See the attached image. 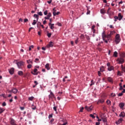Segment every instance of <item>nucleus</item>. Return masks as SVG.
I'll list each match as a JSON object with an SVG mask.
<instances>
[{
    "label": "nucleus",
    "mask_w": 125,
    "mask_h": 125,
    "mask_svg": "<svg viewBox=\"0 0 125 125\" xmlns=\"http://www.w3.org/2000/svg\"><path fill=\"white\" fill-rule=\"evenodd\" d=\"M36 108L37 107H36V106H34L32 108V110H36Z\"/></svg>",
    "instance_id": "nucleus-58"
},
{
    "label": "nucleus",
    "mask_w": 125,
    "mask_h": 125,
    "mask_svg": "<svg viewBox=\"0 0 125 125\" xmlns=\"http://www.w3.org/2000/svg\"><path fill=\"white\" fill-rule=\"evenodd\" d=\"M100 12L102 14H104V13H105V10L104 9H102L100 10Z\"/></svg>",
    "instance_id": "nucleus-28"
},
{
    "label": "nucleus",
    "mask_w": 125,
    "mask_h": 125,
    "mask_svg": "<svg viewBox=\"0 0 125 125\" xmlns=\"http://www.w3.org/2000/svg\"><path fill=\"white\" fill-rule=\"evenodd\" d=\"M102 120L104 123H106L107 122V119L106 118H102Z\"/></svg>",
    "instance_id": "nucleus-36"
},
{
    "label": "nucleus",
    "mask_w": 125,
    "mask_h": 125,
    "mask_svg": "<svg viewBox=\"0 0 125 125\" xmlns=\"http://www.w3.org/2000/svg\"><path fill=\"white\" fill-rule=\"evenodd\" d=\"M45 68L47 69V70H49V69H50L49 68V63H47L46 65H45Z\"/></svg>",
    "instance_id": "nucleus-29"
},
{
    "label": "nucleus",
    "mask_w": 125,
    "mask_h": 125,
    "mask_svg": "<svg viewBox=\"0 0 125 125\" xmlns=\"http://www.w3.org/2000/svg\"><path fill=\"white\" fill-rule=\"evenodd\" d=\"M94 28H95V25H92V32H93V33H95V29H94Z\"/></svg>",
    "instance_id": "nucleus-26"
},
{
    "label": "nucleus",
    "mask_w": 125,
    "mask_h": 125,
    "mask_svg": "<svg viewBox=\"0 0 125 125\" xmlns=\"http://www.w3.org/2000/svg\"><path fill=\"white\" fill-rule=\"evenodd\" d=\"M122 57H125V53H123L122 54Z\"/></svg>",
    "instance_id": "nucleus-52"
},
{
    "label": "nucleus",
    "mask_w": 125,
    "mask_h": 125,
    "mask_svg": "<svg viewBox=\"0 0 125 125\" xmlns=\"http://www.w3.org/2000/svg\"><path fill=\"white\" fill-rule=\"evenodd\" d=\"M91 83L90 84V86H91V85H93V84H94V83H93V80H91Z\"/></svg>",
    "instance_id": "nucleus-43"
},
{
    "label": "nucleus",
    "mask_w": 125,
    "mask_h": 125,
    "mask_svg": "<svg viewBox=\"0 0 125 125\" xmlns=\"http://www.w3.org/2000/svg\"><path fill=\"white\" fill-rule=\"evenodd\" d=\"M52 16L51 13H49L46 17H44L45 20H49L50 17Z\"/></svg>",
    "instance_id": "nucleus-7"
},
{
    "label": "nucleus",
    "mask_w": 125,
    "mask_h": 125,
    "mask_svg": "<svg viewBox=\"0 0 125 125\" xmlns=\"http://www.w3.org/2000/svg\"><path fill=\"white\" fill-rule=\"evenodd\" d=\"M42 25V23L40 21H38L37 23V28H38L39 29H40V26Z\"/></svg>",
    "instance_id": "nucleus-23"
},
{
    "label": "nucleus",
    "mask_w": 125,
    "mask_h": 125,
    "mask_svg": "<svg viewBox=\"0 0 125 125\" xmlns=\"http://www.w3.org/2000/svg\"><path fill=\"white\" fill-rule=\"evenodd\" d=\"M121 68L122 69V70H123V71L124 72V70H125V67H124V65H121Z\"/></svg>",
    "instance_id": "nucleus-47"
},
{
    "label": "nucleus",
    "mask_w": 125,
    "mask_h": 125,
    "mask_svg": "<svg viewBox=\"0 0 125 125\" xmlns=\"http://www.w3.org/2000/svg\"><path fill=\"white\" fill-rule=\"evenodd\" d=\"M20 109L22 110H24V109H25V108L24 107H21Z\"/></svg>",
    "instance_id": "nucleus-64"
},
{
    "label": "nucleus",
    "mask_w": 125,
    "mask_h": 125,
    "mask_svg": "<svg viewBox=\"0 0 125 125\" xmlns=\"http://www.w3.org/2000/svg\"><path fill=\"white\" fill-rule=\"evenodd\" d=\"M28 20L27 19H25L24 20V22H28Z\"/></svg>",
    "instance_id": "nucleus-56"
},
{
    "label": "nucleus",
    "mask_w": 125,
    "mask_h": 125,
    "mask_svg": "<svg viewBox=\"0 0 125 125\" xmlns=\"http://www.w3.org/2000/svg\"><path fill=\"white\" fill-rule=\"evenodd\" d=\"M38 15H40V16H42V12H39L38 13Z\"/></svg>",
    "instance_id": "nucleus-40"
},
{
    "label": "nucleus",
    "mask_w": 125,
    "mask_h": 125,
    "mask_svg": "<svg viewBox=\"0 0 125 125\" xmlns=\"http://www.w3.org/2000/svg\"><path fill=\"white\" fill-rule=\"evenodd\" d=\"M10 124L11 125H16V124H15V121L13 119H11Z\"/></svg>",
    "instance_id": "nucleus-14"
},
{
    "label": "nucleus",
    "mask_w": 125,
    "mask_h": 125,
    "mask_svg": "<svg viewBox=\"0 0 125 125\" xmlns=\"http://www.w3.org/2000/svg\"><path fill=\"white\" fill-rule=\"evenodd\" d=\"M47 36L48 37L50 38V37H51V33H50L48 31H47Z\"/></svg>",
    "instance_id": "nucleus-33"
},
{
    "label": "nucleus",
    "mask_w": 125,
    "mask_h": 125,
    "mask_svg": "<svg viewBox=\"0 0 125 125\" xmlns=\"http://www.w3.org/2000/svg\"><path fill=\"white\" fill-rule=\"evenodd\" d=\"M19 76H23V72L22 71H20L18 72Z\"/></svg>",
    "instance_id": "nucleus-25"
},
{
    "label": "nucleus",
    "mask_w": 125,
    "mask_h": 125,
    "mask_svg": "<svg viewBox=\"0 0 125 125\" xmlns=\"http://www.w3.org/2000/svg\"><path fill=\"white\" fill-rule=\"evenodd\" d=\"M119 117H122V118H124L125 117V113L123 112H121V114L119 115Z\"/></svg>",
    "instance_id": "nucleus-16"
},
{
    "label": "nucleus",
    "mask_w": 125,
    "mask_h": 125,
    "mask_svg": "<svg viewBox=\"0 0 125 125\" xmlns=\"http://www.w3.org/2000/svg\"><path fill=\"white\" fill-rule=\"evenodd\" d=\"M9 73L10 75H13L14 74V68H11L8 69Z\"/></svg>",
    "instance_id": "nucleus-6"
},
{
    "label": "nucleus",
    "mask_w": 125,
    "mask_h": 125,
    "mask_svg": "<svg viewBox=\"0 0 125 125\" xmlns=\"http://www.w3.org/2000/svg\"><path fill=\"white\" fill-rule=\"evenodd\" d=\"M4 111V109L1 107H0V114H1V113H3V112Z\"/></svg>",
    "instance_id": "nucleus-34"
},
{
    "label": "nucleus",
    "mask_w": 125,
    "mask_h": 125,
    "mask_svg": "<svg viewBox=\"0 0 125 125\" xmlns=\"http://www.w3.org/2000/svg\"><path fill=\"white\" fill-rule=\"evenodd\" d=\"M49 99H52V98H55L54 94L52 93V91H50V95L48 96Z\"/></svg>",
    "instance_id": "nucleus-5"
},
{
    "label": "nucleus",
    "mask_w": 125,
    "mask_h": 125,
    "mask_svg": "<svg viewBox=\"0 0 125 125\" xmlns=\"http://www.w3.org/2000/svg\"><path fill=\"white\" fill-rule=\"evenodd\" d=\"M92 108H93L92 105H91L89 107H88L87 106H85V109H86L87 110V111H88V112H90V111H92Z\"/></svg>",
    "instance_id": "nucleus-4"
},
{
    "label": "nucleus",
    "mask_w": 125,
    "mask_h": 125,
    "mask_svg": "<svg viewBox=\"0 0 125 125\" xmlns=\"http://www.w3.org/2000/svg\"><path fill=\"white\" fill-rule=\"evenodd\" d=\"M38 72V69H37V68H35V69H34V72L35 73H34L33 72H31V73H32L33 75H34V76H37V75H38V72Z\"/></svg>",
    "instance_id": "nucleus-9"
},
{
    "label": "nucleus",
    "mask_w": 125,
    "mask_h": 125,
    "mask_svg": "<svg viewBox=\"0 0 125 125\" xmlns=\"http://www.w3.org/2000/svg\"><path fill=\"white\" fill-rule=\"evenodd\" d=\"M121 42V38L119 34H117L115 37V42L116 44L120 43Z\"/></svg>",
    "instance_id": "nucleus-1"
},
{
    "label": "nucleus",
    "mask_w": 125,
    "mask_h": 125,
    "mask_svg": "<svg viewBox=\"0 0 125 125\" xmlns=\"http://www.w3.org/2000/svg\"><path fill=\"white\" fill-rule=\"evenodd\" d=\"M27 68H28V69H31V68H32V64H29L27 65Z\"/></svg>",
    "instance_id": "nucleus-37"
},
{
    "label": "nucleus",
    "mask_w": 125,
    "mask_h": 125,
    "mask_svg": "<svg viewBox=\"0 0 125 125\" xmlns=\"http://www.w3.org/2000/svg\"><path fill=\"white\" fill-rule=\"evenodd\" d=\"M19 22H23V20L22 19H20L19 20Z\"/></svg>",
    "instance_id": "nucleus-60"
},
{
    "label": "nucleus",
    "mask_w": 125,
    "mask_h": 125,
    "mask_svg": "<svg viewBox=\"0 0 125 125\" xmlns=\"http://www.w3.org/2000/svg\"><path fill=\"white\" fill-rule=\"evenodd\" d=\"M53 109H54V110L55 111V112H56V111H57V107L54 106V107H53Z\"/></svg>",
    "instance_id": "nucleus-45"
},
{
    "label": "nucleus",
    "mask_w": 125,
    "mask_h": 125,
    "mask_svg": "<svg viewBox=\"0 0 125 125\" xmlns=\"http://www.w3.org/2000/svg\"><path fill=\"white\" fill-rule=\"evenodd\" d=\"M116 61L117 62V64H124V63H125V60L122 57L118 58L116 60Z\"/></svg>",
    "instance_id": "nucleus-2"
},
{
    "label": "nucleus",
    "mask_w": 125,
    "mask_h": 125,
    "mask_svg": "<svg viewBox=\"0 0 125 125\" xmlns=\"http://www.w3.org/2000/svg\"><path fill=\"white\" fill-rule=\"evenodd\" d=\"M119 107L121 108V109H124V107H125V103H121L120 104H119Z\"/></svg>",
    "instance_id": "nucleus-10"
},
{
    "label": "nucleus",
    "mask_w": 125,
    "mask_h": 125,
    "mask_svg": "<svg viewBox=\"0 0 125 125\" xmlns=\"http://www.w3.org/2000/svg\"><path fill=\"white\" fill-rule=\"evenodd\" d=\"M118 20H119V21H121V20H122V19H123V16H122V14H121V13H120L118 14Z\"/></svg>",
    "instance_id": "nucleus-15"
},
{
    "label": "nucleus",
    "mask_w": 125,
    "mask_h": 125,
    "mask_svg": "<svg viewBox=\"0 0 125 125\" xmlns=\"http://www.w3.org/2000/svg\"><path fill=\"white\" fill-rule=\"evenodd\" d=\"M87 15H88V14H90V11L88 10V9H87V12L86 13Z\"/></svg>",
    "instance_id": "nucleus-44"
},
{
    "label": "nucleus",
    "mask_w": 125,
    "mask_h": 125,
    "mask_svg": "<svg viewBox=\"0 0 125 125\" xmlns=\"http://www.w3.org/2000/svg\"><path fill=\"white\" fill-rule=\"evenodd\" d=\"M2 106H6V103L5 102H3L2 104Z\"/></svg>",
    "instance_id": "nucleus-46"
},
{
    "label": "nucleus",
    "mask_w": 125,
    "mask_h": 125,
    "mask_svg": "<svg viewBox=\"0 0 125 125\" xmlns=\"http://www.w3.org/2000/svg\"><path fill=\"white\" fill-rule=\"evenodd\" d=\"M86 39L87 41H89L90 40V38L89 37V36H86Z\"/></svg>",
    "instance_id": "nucleus-57"
},
{
    "label": "nucleus",
    "mask_w": 125,
    "mask_h": 125,
    "mask_svg": "<svg viewBox=\"0 0 125 125\" xmlns=\"http://www.w3.org/2000/svg\"><path fill=\"white\" fill-rule=\"evenodd\" d=\"M60 12H57V13L55 12H53V14L54 16H56V15H59Z\"/></svg>",
    "instance_id": "nucleus-22"
},
{
    "label": "nucleus",
    "mask_w": 125,
    "mask_h": 125,
    "mask_svg": "<svg viewBox=\"0 0 125 125\" xmlns=\"http://www.w3.org/2000/svg\"><path fill=\"white\" fill-rule=\"evenodd\" d=\"M67 124H68V123L65 122V123H64L62 124L61 125H67Z\"/></svg>",
    "instance_id": "nucleus-61"
},
{
    "label": "nucleus",
    "mask_w": 125,
    "mask_h": 125,
    "mask_svg": "<svg viewBox=\"0 0 125 125\" xmlns=\"http://www.w3.org/2000/svg\"><path fill=\"white\" fill-rule=\"evenodd\" d=\"M113 34H115V31H110V34L107 36V39H110V38H111V36H112Z\"/></svg>",
    "instance_id": "nucleus-8"
},
{
    "label": "nucleus",
    "mask_w": 125,
    "mask_h": 125,
    "mask_svg": "<svg viewBox=\"0 0 125 125\" xmlns=\"http://www.w3.org/2000/svg\"><path fill=\"white\" fill-rule=\"evenodd\" d=\"M43 24H44V25H45V24H46V21H43Z\"/></svg>",
    "instance_id": "nucleus-59"
},
{
    "label": "nucleus",
    "mask_w": 125,
    "mask_h": 125,
    "mask_svg": "<svg viewBox=\"0 0 125 125\" xmlns=\"http://www.w3.org/2000/svg\"><path fill=\"white\" fill-rule=\"evenodd\" d=\"M48 3L50 4L51 2H52V0H50L49 1H47Z\"/></svg>",
    "instance_id": "nucleus-51"
},
{
    "label": "nucleus",
    "mask_w": 125,
    "mask_h": 125,
    "mask_svg": "<svg viewBox=\"0 0 125 125\" xmlns=\"http://www.w3.org/2000/svg\"><path fill=\"white\" fill-rule=\"evenodd\" d=\"M49 26H50V29L51 30H53L54 29V23H51V22H50L49 23Z\"/></svg>",
    "instance_id": "nucleus-11"
},
{
    "label": "nucleus",
    "mask_w": 125,
    "mask_h": 125,
    "mask_svg": "<svg viewBox=\"0 0 125 125\" xmlns=\"http://www.w3.org/2000/svg\"><path fill=\"white\" fill-rule=\"evenodd\" d=\"M113 55L115 57H118V52H117V51H115L114 52Z\"/></svg>",
    "instance_id": "nucleus-31"
},
{
    "label": "nucleus",
    "mask_w": 125,
    "mask_h": 125,
    "mask_svg": "<svg viewBox=\"0 0 125 125\" xmlns=\"http://www.w3.org/2000/svg\"><path fill=\"white\" fill-rule=\"evenodd\" d=\"M58 26H59L60 27H61V26H62V24L61 23H59V22L58 23Z\"/></svg>",
    "instance_id": "nucleus-54"
},
{
    "label": "nucleus",
    "mask_w": 125,
    "mask_h": 125,
    "mask_svg": "<svg viewBox=\"0 0 125 125\" xmlns=\"http://www.w3.org/2000/svg\"><path fill=\"white\" fill-rule=\"evenodd\" d=\"M98 103H104V99L99 100Z\"/></svg>",
    "instance_id": "nucleus-30"
},
{
    "label": "nucleus",
    "mask_w": 125,
    "mask_h": 125,
    "mask_svg": "<svg viewBox=\"0 0 125 125\" xmlns=\"http://www.w3.org/2000/svg\"><path fill=\"white\" fill-rule=\"evenodd\" d=\"M17 65L19 69H20L21 66H23V65H24V62L21 61L20 62H17Z\"/></svg>",
    "instance_id": "nucleus-3"
},
{
    "label": "nucleus",
    "mask_w": 125,
    "mask_h": 125,
    "mask_svg": "<svg viewBox=\"0 0 125 125\" xmlns=\"http://www.w3.org/2000/svg\"><path fill=\"white\" fill-rule=\"evenodd\" d=\"M83 107H82L81 108V109H80V112H83Z\"/></svg>",
    "instance_id": "nucleus-55"
},
{
    "label": "nucleus",
    "mask_w": 125,
    "mask_h": 125,
    "mask_svg": "<svg viewBox=\"0 0 125 125\" xmlns=\"http://www.w3.org/2000/svg\"><path fill=\"white\" fill-rule=\"evenodd\" d=\"M98 74L99 77H101V73H100V71H98Z\"/></svg>",
    "instance_id": "nucleus-48"
},
{
    "label": "nucleus",
    "mask_w": 125,
    "mask_h": 125,
    "mask_svg": "<svg viewBox=\"0 0 125 125\" xmlns=\"http://www.w3.org/2000/svg\"><path fill=\"white\" fill-rule=\"evenodd\" d=\"M107 81L109 82V83H113V79L111 77H108Z\"/></svg>",
    "instance_id": "nucleus-19"
},
{
    "label": "nucleus",
    "mask_w": 125,
    "mask_h": 125,
    "mask_svg": "<svg viewBox=\"0 0 125 125\" xmlns=\"http://www.w3.org/2000/svg\"><path fill=\"white\" fill-rule=\"evenodd\" d=\"M118 96H123V93H120L118 94Z\"/></svg>",
    "instance_id": "nucleus-53"
},
{
    "label": "nucleus",
    "mask_w": 125,
    "mask_h": 125,
    "mask_svg": "<svg viewBox=\"0 0 125 125\" xmlns=\"http://www.w3.org/2000/svg\"><path fill=\"white\" fill-rule=\"evenodd\" d=\"M44 14L45 15H47V10H46L44 12Z\"/></svg>",
    "instance_id": "nucleus-49"
},
{
    "label": "nucleus",
    "mask_w": 125,
    "mask_h": 125,
    "mask_svg": "<svg viewBox=\"0 0 125 125\" xmlns=\"http://www.w3.org/2000/svg\"><path fill=\"white\" fill-rule=\"evenodd\" d=\"M108 71H112V70H114V66H109L107 68Z\"/></svg>",
    "instance_id": "nucleus-20"
},
{
    "label": "nucleus",
    "mask_w": 125,
    "mask_h": 125,
    "mask_svg": "<svg viewBox=\"0 0 125 125\" xmlns=\"http://www.w3.org/2000/svg\"><path fill=\"white\" fill-rule=\"evenodd\" d=\"M111 96H112V97H115V96H116V94L115 93H111Z\"/></svg>",
    "instance_id": "nucleus-42"
},
{
    "label": "nucleus",
    "mask_w": 125,
    "mask_h": 125,
    "mask_svg": "<svg viewBox=\"0 0 125 125\" xmlns=\"http://www.w3.org/2000/svg\"><path fill=\"white\" fill-rule=\"evenodd\" d=\"M123 121V118H120L119 120L116 122V125H120L121 123Z\"/></svg>",
    "instance_id": "nucleus-12"
},
{
    "label": "nucleus",
    "mask_w": 125,
    "mask_h": 125,
    "mask_svg": "<svg viewBox=\"0 0 125 125\" xmlns=\"http://www.w3.org/2000/svg\"><path fill=\"white\" fill-rule=\"evenodd\" d=\"M39 59L37 58V59H35V62L36 63H37V61H39Z\"/></svg>",
    "instance_id": "nucleus-62"
},
{
    "label": "nucleus",
    "mask_w": 125,
    "mask_h": 125,
    "mask_svg": "<svg viewBox=\"0 0 125 125\" xmlns=\"http://www.w3.org/2000/svg\"><path fill=\"white\" fill-rule=\"evenodd\" d=\"M27 63L28 64H33V61H32L31 60H29L27 61Z\"/></svg>",
    "instance_id": "nucleus-27"
},
{
    "label": "nucleus",
    "mask_w": 125,
    "mask_h": 125,
    "mask_svg": "<svg viewBox=\"0 0 125 125\" xmlns=\"http://www.w3.org/2000/svg\"><path fill=\"white\" fill-rule=\"evenodd\" d=\"M104 67L102 66L101 68H100V71L101 72H104Z\"/></svg>",
    "instance_id": "nucleus-38"
},
{
    "label": "nucleus",
    "mask_w": 125,
    "mask_h": 125,
    "mask_svg": "<svg viewBox=\"0 0 125 125\" xmlns=\"http://www.w3.org/2000/svg\"><path fill=\"white\" fill-rule=\"evenodd\" d=\"M18 91V90L16 88H13L12 89V92L13 93H17V92Z\"/></svg>",
    "instance_id": "nucleus-17"
},
{
    "label": "nucleus",
    "mask_w": 125,
    "mask_h": 125,
    "mask_svg": "<svg viewBox=\"0 0 125 125\" xmlns=\"http://www.w3.org/2000/svg\"><path fill=\"white\" fill-rule=\"evenodd\" d=\"M33 17H34V18L36 19V20H38L39 21V15H37V14H34L33 16Z\"/></svg>",
    "instance_id": "nucleus-21"
},
{
    "label": "nucleus",
    "mask_w": 125,
    "mask_h": 125,
    "mask_svg": "<svg viewBox=\"0 0 125 125\" xmlns=\"http://www.w3.org/2000/svg\"><path fill=\"white\" fill-rule=\"evenodd\" d=\"M107 38V36L105 35V33L104 32L102 33V38L103 41H105V39L104 38Z\"/></svg>",
    "instance_id": "nucleus-18"
},
{
    "label": "nucleus",
    "mask_w": 125,
    "mask_h": 125,
    "mask_svg": "<svg viewBox=\"0 0 125 125\" xmlns=\"http://www.w3.org/2000/svg\"><path fill=\"white\" fill-rule=\"evenodd\" d=\"M90 117H91V118H92L93 119H95V116H94V115H93V114H90Z\"/></svg>",
    "instance_id": "nucleus-39"
},
{
    "label": "nucleus",
    "mask_w": 125,
    "mask_h": 125,
    "mask_svg": "<svg viewBox=\"0 0 125 125\" xmlns=\"http://www.w3.org/2000/svg\"><path fill=\"white\" fill-rule=\"evenodd\" d=\"M100 125V122H96V125Z\"/></svg>",
    "instance_id": "nucleus-63"
},
{
    "label": "nucleus",
    "mask_w": 125,
    "mask_h": 125,
    "mask_svg": "<svg viewBox=\"0 0 125 125\" xmlns=\"http://www.w3.org/2000/svg\"><path fill=\"white\" fill-rule=\"evenodd\" d=\"M39 21L38 20H33V22H32V25H35L37 24V22Z\"/></svg>",
    "instance_id": "nucleus-24"
},
{
    "label": "nucleus",
    "mask_w": 125,
    "mask_h": 125,
    "mask_svg": "<svg viewBox=\"0 0 125 125\" xmlns=\"http://www.w3.org/2000/svg\"><path fill=\"white\" fill-rule=\"evenodd\" d=\"M47 47H53V42H50L49 44L47 45Z\"/></svg>",
    "instance_id": "nucleus-13"
},
{
    "label": "nucleus",
    "mask_w": 125,
    "mask_h": 125,
    "mask_svg": "<svg viewBox=\"0 0 125 125\" xmlns=\"http://www.w3.org/2000/svg\"><path fill=\"white\" fill-rule=\"evenodd\" d=\"M34 97L32 96V97H30L28 98V100H29L30 101H33V100H34Z\"/></svg>",
    "instance_id": "nucleus-32"
},
{
    "label": "nucleus",
    "mask_w": 125,
    "mask_h": 125,
    "mask_svg": "<svg viewBox=\"0 0 125 125\" xmlns=\"http://www.w3.org/2000/svg\"><path fill=\"white\" fill-rule=\"evenodd\" d=\"M53 122H54V119H51L50 121V124H52V123H53Z\"/></svg>",
    "instance_id": "nucleus-41"
},
{
    "label": "nucleus",
    "mask_w": 125,
    "mask_h": 125,
    "mask_svg": "<svg viewBox=\"0 0 125 125\" xmlns=\"http://www.w3.org/2000/svg\"><path fill=\"white\" fill-rule=\"evenodd\" d=\"M106 103H107V105H111V101L107 100L106 101Z\"/></svg>",
    "instance_id": "nucleus-35"
},
{
    "label": "nucleus",
    "mask_w": 125,
    "mask_h": 125,
    "mask_svg": "<svg viewBox=\"0 0 125 125\" xmlns=\"http://www.w3.org/2000/svg\"><path fill=\"white\" fill-rule=\"evenodd\" d=\"M49 119H51L52 118V114H50L48 116Z\"/></svg>",
    "instance_id": "nucleus-50"
}]
</instances>
